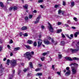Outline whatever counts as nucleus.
Wrapping results in <instances>:
<instances>
[{"label": "nucleus", "instance_id": "1", "mask_svg": "<svg viewBox=\"0 0 79 79\" xmlns=\"http://www.w3.org/2000/svg\"><path fill=\"white\" fill-rule=\"evenodd\" d=\"M34 52L32 51L31 52H27L24 54V56L25 58H28L29 60L31 59V57H32V56L34 55Z\"/></svg>", "mask_w": 79, "mask_h": 79}, {"label": "nucleus", "instance_id": "2", "mask_svg": "<svg viewBox=\"0 0 79 79\" xmlns=\"http://www.w3.org/2000/svg\"><path fill=\"white\" fill-rule=\"evenodd\" d=\"M10 61L11 65L12 66H15L16 65V61L15 60H10L9 59H8L7 60L6 63V64L9 65L10 64Z\"/></svg>", "mask_w": 79, "mask_h": 79}, {"label": "nucleus", "instance_id": "3", "mask_svg": "<svg viewBox=\"0 0 79 79\" xmlns=\"http://www.w3.org/2000/svg\"><path fill=\"white\" fill-rule=\"evenodd\" d=\"M48 24L49 26H48V28L49 29V31L50 32H53L54 31V29H53V28L52 27V25L49 22L48 23Z\"/></svg>", "mask_w": 79, "mask_h": 79}, {"label": "nucleus", "instance_id": "4", "mask_svg": "<svg viewBox=\"0 0 79 79\" xmlns=\"http://www.w3.org/2000/svg\"><path fill=\"white\" fill-rule=\"evenodd\" d=\"M69 67H67L66 68V69L68 71L67 72H66L65 73V76H68L70 75V74H71V71L70 70H69Z\"/></svg>", "mask_w": 79, "mask_h": 79}, {"label": "nucleus", "instance_id": "5", "mask_svg": "<svg viewBox=\"0 0 79 79\" xmlns=\"http://www.w3.org/2000/svg\"><path fill=\"white\" fill-rule=\"evenodd\" d=\"M79 47H78V48L77 49H70V50L72 51V53H76L77 52L79 51Z\"/></svg>", "mask_w": 79, "mask_h": 79}, {"label": "nucleus", "instance_id": "6", "mask_svg": "<svg viewBox=\"0 0 79 79\" xmlns=\"http://www.w3.org/2000/svg\"><path fill=\"white\" fill-rule=\"evenodd\" d=\"M69 66H71V68H75V66L78 67V64L77 63H72Z\"/></svg>", "mask_w": 79, "mask_h": 79}, {"label": "nucleus", "instance_id": "7", "mask_svg": "<svg viewBox=\"0 0 79 79\" xmlns=\"http://www.w3.org/2000/svg\"><path fill=\"white\" fill-rule=\"evenodd\" d=\"M39 41L38 42V47H40L42 44V40H39Z\"/></svg>", "mask_w": 79, "mask_h": 79}, {"label": "nucleus", "instance_id": "8", "mask_svg": "<svg viewBox=\"0 0 79 79\" xmlns=\"http://www.w3.org/2000/svg\"><path fill=\"white\" fill-rule=\"evenodd\" d=\"M66 35V37H68V38L70 39V40H71V39L73 38V34L70 35V37L69 36L68 34Z\"/></svg>", "mask_w": 79, "mask_h": 79}, {"label": "nucleus", "instance_id": "9", "mask_svg": "<svg viewBox=\"0 0 79 79\" xmlns=\"http://www.w3.org/2000/svg\"><path fill=\"white\" fill-rule=\"evenodd\" d=\"M71 69H72L73 73L74 74H76L77 72V69L74 67H73V68H71Z\"/></svg>", "mask_w": 79, "mask_h": 79}, {"label": "nucleus", "instance_id": "10", "mask_svg": "<svg viewBox=\"0 0 79 79\" xmlns=\"http://www.w3.org/2000/svg\"><path fill=\"white\" fill-rule=\"evenodd\" d=\"M40 19V16H39L38 17L36 18V21H35V23L37 24V23H38L39 22Z\"/></svg>", "mask_w": 79, "mask_h": 79}, {"label": "nucleus", "instance_id": "11", "mask_svg": "<svg viewBox=\"0 0 79 79\" xmlns=\"http://www.w3.org/2000/svg\"><path fill=\"white\" fill-rule=\"evenodd\" d=\"M65 59L68 61H73V59L70 57H65Z\"/></svg>", "mask_w": 79, "mask_h": 79}, {"label": "nucleus", "instance_id": "12", "mask_svg": "<svg viewBox=\"0 0 79 79\" xmlns=\"http://www.w3.org/2000/svg\"><path fill=\"white\" fill-rule=\"evenodd\" d=\"M21 29L23 31H25V30L27 29V27L26 26H23L22 28Z\"/></svg>", "mask_w": 79, "mask_h": 79}, {"label": "nucleus", "instance_id": "13", "mask_svg": "<svg viewBox=\"0 0 79 79\" xmlns=\"http://www.w3.org/2000/svg\"><path fill=\"white\" fill-rule=\"evenodd\" d=\"M44 42L46 45H48L50 44V42L48 41L44 40Z\"/></svg>", "mask_w": 79, "mask_h": 79}, {"label": "nucleus", "instance_id": "14", "mask_svg": "<svg viewBox=\"0 0 79 79\" xmlns=\"http://www.w3.org/2000/svg\"><path fill=\"white\" fill-rule=\"evenodd\" d=\"M27 43L29 44H33V41L31 40H28L27 41Z\"/></svg>", "mask_w": 79, "mask_h": 79}, {"label": "nucleus", "instance_id": "15", "mask_svg": "<svg viewBox=\"0 0 79 79\" xmlns=\"http://www.w3.org/2000/svg\"><path fill=\"white\" fill-rule=\"evenodd\" d=\"M0 6L2 8H3L4 7V5H3V2H0Z\"/></svg>", "mask_w": 79, "mask_h": 79}, {"label": "nucleus", "instance_id": "16", "mask_svg": "<svg viewBox=\"0 0 79 79\" xmlns=\"http://www.w3.org/2000/svg\"><path fill=\"white\" fill-rule=\"evenodd\" d=\"M29 65L30 66V67L31 68H33V65H32V62H29Z\"/></svg>", "mask_w": 79, "mask_h": 79}, {"label": "nucleus", "instance_id": "17", "mask_svg": "<svg viewBox=\"0 0 79 79\" xmlns=\"http://www.w3.org/2000/svg\"><path fill=\"white\" fill-rule=\"evenodd\" d=\"M20 49V47H17L14 48V51H17V50H19Z\"/></svg>", "mask_w": 79, "mask_h": 79}, {"label": "nucleus", "instance_id": "18", "mask_svg": "<svg viewBox=\"0 0 79 79\" xmlns=\"http://www.w3.org/2000/svg\"><path fill=\"white\" fill-rule=\"evenodd\" d=\"M74 4V2H71V6L72 7H73V6H74L75 5Z\"/></svg>", "mask_w": 79, "mask_h": 79}, {"label": "nucleus", "instance_id": "19", "mask_svg": "<svg viewBox=\"0 0 79 79\" xmlns=\"http://www.w3.org/2000/svg\"><path fill=\"white\" fill-rule=\"evenodd\" d=\"M23 7L24 8H25V9H27L28 5H26L25 6H23Z\"/></svg>", "mask_w": 79, "mask_h": 79}, {"label": "nucleus", "instance_id": "20", "mask_svg": "<svg viewBox=\"0 0 79 79\" xmlns=\"http://www.w3.org/2000/svg\"><path fill=\"white\" fill-rule=\"evenodd\" d=\"M61 31H62V30L61 29L57 30V33H60V32H61Z\"/></svg>", "mask_w": 79, "mask_h": 79}, {"label": "nucleus", "instance_id": "21", "mask_svg": "<svg viewBox=\"0 0 79 79\" xmlns=\"http://www.w3.org/2000/svg\"><path fill=\"white\" fill-rule=\"evenodd\" d=\"M17 9H18V7H17L15 6L14 7L13 10L14 11H16Z\"/></svg>", "mask_w": 79, "mask_h": 79}, {"label": "nucleus", "instance_id": "22", "mask_svg": "<svg viewBox=\"0 0 79 79\" xmlns=\"http://www.w3.org/2000/svg\"><path fill=\"white\" fill-rule=\"evenodd\" d=\"M47 54H48V52H44V53H43L42 55H43V56H45V55H47Z\"/></svg>", "mask_w": 79, "mask_h": 79}, {"label": "nucleus", "instance_id": "23", "mask_svg": "<svg viewBox=\"0 0 79 79\" xmlns=\"http://www.w3.org/2000/svg\"><path fill=\"white\" fill-rule=\"evenodd\" d=\"M73 60H79V58H77V57H74L73 58Z\"/></svg>", "mask_w": 79, "mask_h": 79}, {"label": "nucleus", "instance_id": "24", "mask_svg": "<svg viewBox=\"0 0 79 79\" xmlns=\"http://www.w3.org/2000/svg\"><path fill=\"white\" fill-rule=\"evenodd\" d=\"M41 75H42V73H38L36 75L37 76H41Z\"/></svg>", "mask_w": 79, "mask_h": 79}, {"label": "nucleus", "instance_id": "25", "mask_svg": "<svg viewBox=\"0 0 79 79\" xmlns=\"http://www.w3.org/2000/svg\"><path fill=\"white\" fill-rule=\"evenodd\" d=\"M64 44H65V43H64V41H62L61 42V44L62 45H64Z\"/></svg>", "mask_w": 79, "mask_h": 79}, {"label": "nucleus", "instance_id": "26", "mask_svg": "<svg viewBox=\"0 0 79 79\" xmlns=\"http://www.w3.org/2000/svg\"><path fill=\"white\" fill-rule=\"evenodd\" d=\"M32 15H29V19H32Z\"/></svg>", "mask_w": 79, "mask_h": 79}, {"label": "nucleus", "instance_id": "27", "mask_svg": "<svg viewBox=\"0 0 79 79\" xmlns=\"http://www.w3.org/2000/svg\"><path fill=\"white\" fill-rule=\"evenodd\" d=\"M77 35H78L77 33V32H76L74 34L75 37H77Z\"/></svg>", "mask_w": 79, "mask_h": 79}, {"label": "nucleus", "instance_id": "28", "mask_svg": "<svg viewBox=\"0 0 79 79\" xmlns=\"http://www.w3.org/2000/svg\"><path fill=\"white\" fill-rule=\"evenodd\" d=\"M23 35L24 37H27V36H28V34H27V33H25Z\"/></svg>", "mask_w": 79, "mask_h": 79}, {"label": "nucleus", "instance_id": "29", "mask_svg": "<svg viewBox=\"0 0 79 79\" xmlns=\"http://www.w3.org/2000/svg\"><path fill=\"white\" fill-rule=\"evenodd\" d=\"M63 6H65V5H66V2H65V1H63Z\"/></svg>", "mask_w": 79, "mask_h": 79}, {"label": "nucleus", "instance_id": "30", "mask_svg": "<svg viewBox=\"0 0 79 79\" xmlns=\"http://www.w3.org/2000/svg\"><path fill=\"white\" fill-rule=\"evenodd\" d=\"M13 41L11 39L9 41V43L10 44H13Z\"/></svg>", "mask_w": 79, "mask_h": 79}, {"label": "nucleus", "instance_id": "31", "mask_svg": "<svg viewBox=\"0 0 79 79\" xmlns=\"http://www.w3.org/2000/svg\"><path fill=\"white\" fill-rule=\"evenodd\" d=\"M61 11H62L61 10H59L58 12V14L59 15H60V14H61Z\"/></svg>", "mask_w": 79, "mask_h": 79}, {"label": "nucleus", "instance_id": "32", "mask_svg": "<svg viewBox=\"0 0 79 79\" xmlns=\"http://www.w3.org/2000/svg\"><path fill=\"white\" fill-rule=\"evenodd\" d=\"M25 47L27 48H31V47L29 45H26Z\"/></svg>", "mask_w": 79, "mask_h": 79}, {"label": "nucleus", "instance_id": "33", "mask_svg": "<svg viewBox=\"0 0 79 79\" xmlns=\"http://www.w3.org/2000/svg\"><path fill=\"white\" fill-rule=\"evenodd\" d=\"M33 45L34 46H35V47H36V46H37V43H36V42H35L34 43Z\"/></svg>", "mask_w": 79, "mask_h": 79}, {"label": "nucleus", "instance_id": "34", "mask_svg": "<svg viewBox=\"0 0 79 79\" xmlns=\"http://www.w3.org/2000/svg\"><path fill=\"white\" fill-rule=\"evenodd\" d=\"M41 59L42 61H43L44 60V59H45V57L43 56V57H41Z\"/></svg>", "mask_w": 79, "mask_h": 79}, {"label": "nucleus", "instance_id": "35", "mask_svg": "<svg viewBox=\"0 0 79 79\" xmlns=\"http://www.w3.org/2000/svg\"><path fill=\"white\" fill-rule=\"evenodd\" d=\"M43 2H44V0H39L38 1L39 3H42Z\"/></svg>", "mask_w": 79, "mask_h": 79}, {"label": "nucleus", "instance_id": "36", "mask_svg": "<svg viewBox=\"0 0 79 79\" xmlns=\"http://www.w3.org/2000/svg\"><path fill=\"white\" fill-rule=\"evenodd\" d=\"M41 28L42 29H45V27H44V26L43 25H41Z\"/></svg>", "mask_w": 79, "mask_h": 79}, {"label": "nucleus", "instance_id": "37", "mask_svg": "<svg viewBox=\"0 0 79 79\" xmlns=\"http://www.w3.org/2000/svg\"><path fill=\"white\" fill-rule=\"evenodd\" d=\"M28 69H29V68L28 69H25L23 70V71L24 72H26V71H28Z\"/></svg>", "mask_w": 79, "mask_h": 79}, {"label": "nucleus", "instance_id": "38", "mask_svg": "<svg viewBox=\"0 0 79 79\" xmlns=\"http://www.w3.org/2000/svg\"><path fill=\"white\" fill-rule=\"evenodd\" d=\"M40 68H38L35 70V71H40Z\"/></svg>", "mask_w": 79, "mask_h": 79}, {"label": "nucleus", "instance_id": "39", "mask_svg": "<svg viewBox=\"0 0 79 79\" xmlns=\"http://www.w3.org/2000/svg\"><path fill=\"white\" fill-rule=\"evenodd\" d=\"M67 23H68V24H71V21H70V20H68L67 21Z\"/></svg>", "mask_w": 79, "mask_h": 79}, {"label": "nucleus", "instance_id": "40", "mask_svg": "<svg viewBox=\"0 0 79 79\" xmlns=\"http://www.w3.org/2000/svg\"><path fill=\"white\" fill-rule=\"evenodd\" d=\"M64 26H66V27H69V25H68V24H65Z\"/></svg>", "mask_w": 79, "mask_h": 79}, {"label": "nucleus", "instance_id": "41", "mask_svg": "<svg viewBox=\"0 0 79 79\" xmlns=\"http://www.w3.org/2000/svg\"><path fill=\"white\" fill-rule=\"evenodd\" d=\"M73 19L75 21H77V19L76 17L73 18Z\"/></svg>", "mask_w": 79, "mask_h": 79}, {"label": "nucleus", "instance_id": "42", "mask_svg": "<svg viewBox=\"0 0 79 79\" xmlns=\"http://www.w3.org/2000/svg\"><path fill=\"white\" fill-rule=\"evenodd\" d=\"M61 22H58L57 23V25H61Z\"/></svg>", "mask_w": 79, "mask_h": 79}, {"label": "nucleus", "instance_id": "43", "mask_svg": "<svg viewBox=\"0 0 79 79\" xmlns=\"http://www.w3.org/2000/svg\"><path fill=\"white\" fill-rule=\"evenodd\" d=\"M61 35L63 38H64V37H65V36L64 35V34L63 33L61 34Z\"/></svg>", "mask_w": 79, "mask_h": 79}, {"label": "nucleus", "instance_id": "44", "mask_svg": "<svg viewBox=\"0 0 79 79\" xmlns=\"http://www.w3.org/2000/svg\"><path fill=\"white\" fill-rule=\"evenodd\" d=\"M62 56L61 54H59V58H61V57Z\"/></svg>", "mask_w": 79, "mask_h": 79}, {"label": "nucleus", "instance_id": "45", "mask_svg": "<svg viewBox=\"0 0 79 79\" xmlns=\"http://www.w3.org/2000/svg\"><path fill=\"white\" fill-rule=\"evenodd\" d=\"M28 19V17L26 16L25 17V20H27V19Z\"/></svg>", "mask_w": 79, "mask_h": 79}, {"label": "nucleus", "instance_id": "46", "mask_svg": "<svg viewBox=\"0 0 79 79\" xmlns=\"http://www.w3.org/2000/svg\"><path fill=\"white\" fill-rule=\"evenodd\" d=\"M51 41L52 43H54V42H55V41H54V40H53V39H51Z\"/></svg>", "mask_w": 79, "mask_h": 79}, {"label": "nucleus", "instance_id": "47", "mask_svg": "<svg viewBox=\"0 0 79 79\" xmlns=\"http://www.w3.org/2000/svg\"><path fill=\"white\" fill-rule=\"evenodd\" d=\"M58 6L59 5H56L55 6V8H57V7H58Z\"/></svg>", "mask_w": 79, "mask_h": 79}, {"label": "nucleus", "instance_id": "48", "mask_svg": "<svg viewBox=\"0 0 79 79\" xmlns=\"http://www.w3.org/2000/svg\"><path fill=\"white\" fill-rule=\"evenodd\" d=\"M10 56H13V53L11 52L10 54Z\"/></svg>", "mask_w": 79, "mask_h": 79}, {"label": "nucleus", "instance_id": "49", "mask_svg": "<svg viewBox=\"0 0 79 79\" xmlns=\"http://www.w3.org/2000/svg\"><path fill=\"white\" fill-rule=\"evenodd\" d=\"M13 10V7H10L9 8V10L10 11H11Z\"/></svg>", "mask_w": 79, "mask_h": 79}, {"label": "nucleus", "instance_id": "50", "mask_svg": "<svg viewBox=\"0 0 79 79\" xmlns=\"http://www.w3.org/2000/svg\"><path fill=\"white\" fill-rule=\"evenodd\" d=\"M57 74H58V75H60V72H57Z\"/></svg>", "mask_w": 79, "mask_h": 79}, {"label": "nucleus", "instance_id": "51", "mask_svg": "<svg viewBox=\"0 0 79 79\" xmlns=\"http://www.w3.org/2000/svg\"><path fill=\"white\" fill-rule=\"evenodd\" d=\"M23 33L22 32H20V36H22V35H23Z\"/></svg>", "mask_w": 79, "mask_h": 79}, {"label": "nucleus", "instance_id": "52", "mask_svg": "<svg viewBox=\"0 0 79 79\" xmlns=\"http://www.w3.org/2000/svg\"><path fill=\"white\" fill-rule=\"evenodd\" d=\"M72 28L73 29H76V27H72Z\"/></svg>", "mask_w": 79, "mask_h": 79}, {"label": "nucleus", "instance_id": "53", "mask_svg": "<svg viewBox=\"0 0 79 79\" xmlns=\"http://www.w3.org/2000/svg\"><path fill=\"white\" fill-rule=\"evenodd\" d=\"M34 13H37V11L35 10H34L33 12Z\"/></svg>", "mask_w": 79, "mask_h": 79}, {"label": "nucleus", "instance_id": "54", "mask_svg": "<svg viewBox=\"0 0 79 79\" xmlns=\"http://www.w3.org/2000/svg\"><path fill=\"white\" fill-rule=\"evenodd\" d=\"M2 47L0 46V51H2Z\"/></svg>", "mask_w": 79, "mask_h": 79}, {"label": "nucleus", "instance_id": "55", "mask_svg": "<svg viewBox=\"0 0 79 79\" xmlns=\"http://www.w3.org/2000/svg\"><path fill=\"white\" fill-rule=\"evenodd\" d=\"M38 65H39V66L40 67H41V66H42L41 64H38Z\"/></svg>", "mask_w": 79, "mask_h": 79}, {"label": "nucleus", "instance_id": "56", "mask_svg": "<svg viewBox=\"0 0 79 79\" xmlns=\"http://www.w3.org/2000/svg\"><path fill=\"white\" fill-rule=\"evenodd\" d=\"M12 73H13V74H14L15 73V71L14 70H12Z\"/></svg>", "mask_w": 79, "mask_h": 79}, {"label": "nucleus", "instance_id": "57", "mask_svg": "<svg viewBox=\"0 0 79 79\" xmlns=\"http://www.w3.org/2000/svg\"><path fill=\"white\" fill-rule=\"evenodd\" d=\"M40 6L41 8H44V6H43L42 5H40Z\"/></svg>", "mask_w": 79, "mask_h": 79}, {"label": "nucleus", "instance_id": "58", "mask_svg": "<svg viewBox=\"0 0 79 79\" xmlns=\"http://www.w3.org/2000/svg\"><path fill=\"white\" fill-rule=\"evenodd\" d=\"M64 11H62L61 13H62V15H63L64 14Z\"/></svg>", "mask_w": 79, "mask_h": 79}, {"label": "nucleus", "instance_id": "59", "mask_svg": "<svg viewBox=\"0 0 79 79\" xmlns=\"http://www.w3.org/2000/svg\"><path fill=\"white\" fill-rule=\"evenodd\" d=\"M48 40H50V39H51V38L50 37H48Z\"/></svg>", "mask_w": 79, "mask_h": 79}, {"label": "nucleus", "instance_id": "60", "mask_svg": "<svg viewBox=\"0 0 79 79\" xmlns=\"http://www.w3.org/2000/svg\"><path fill=\"white\" fill-rule=\"evenodd\" d=\"M54 65H53L52 66V69H54Z\"/></svg>", "mask_w": 79, "mask_h": 79}, {"label": "nucleus", "instance_id": "61", "mask_svg": "<svg viewBox=\"0 0 79 79\" xmlns=\"http://www.w3.org/2000/svg\"><path fill=\"white\" fill-rule=\"evenodd\" d=\"M2 64H1L0 65V68H2Z\"/></svg>", "mask_w": 79, "mask_h": 79}, {"label": "nucleus", "instance_id": "62", "mask_svg": "<svg viewBox=\"0 0 79 79\" xmlns=\"http://www.w3.org/2000/svg\"><path fill=\"white\" fill-rule=\"evenodd\" d=\"M6 58H5L3 59V60L4 61H6Z\"/></svg>", "mask_w": 79, "mask_h": 79}, {"label": "nucleus", "instance_id": "63", "mask_svg": "<svg viewBox=\"0 0 79 79\" xmlns=\"http://www.w3.org/2000/svg\"><path fill=\"white\" fill-rule=\"evenodd\" d=\"M7 47H8V48H10V45H7Z\"/></svg>", "mask_w": 79, "mask_h": 79}, {"label": "nucleus", "instance_id": "64", "mask_svg": "<svg viewBox=\"0 0 79 79\" xmlns=\"http://www.w3.org/2000/svg\"><path fill=\"white\" fill-rule=\"evenodd\" d=\"M41 35H39V38H41Z\"/></svg>", "mask_w": 79, "mask_h": 79}]
</instances>
